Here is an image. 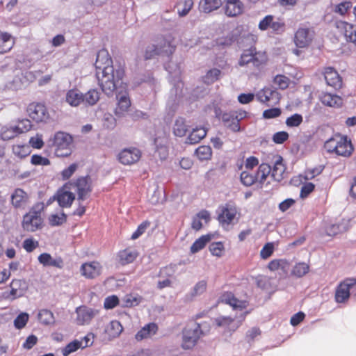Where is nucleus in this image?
<instances>
[{"instance_id":"obj_55","label":"nucleus","mask_w":356,"mask_h":356,"mask_svg":"<svg viewBox=\"0 0 356 356\" xmlns=\"http://www.w3.org/2000/svg\"><path fill=\"white\" fill-rule=\"evenodd\" d=\"M49 220L51 226L60 225L66 221V215L64 213L60 215L53 214L49 217Z\"/></svg>"},{"instance_id":"obj_34","label":"nucleus","mask_w":356,"mask_h":356,"mask_svg":"<svg viewBox=\"0 0 356 356\" xmlns=\"http://www.w3.org/2000/svg\"><path fill=\"white\" fill-rule=\"evenodd\" d=\"M207 135V131L204 128H196L193 130L187 138L186 143L195 144L199 143Z\"/></svg>"},{"instance_id":"obj_6","label":"nucleus","mask_w":356,"mask_h":356,"mask_svg":"<svg viewBox=\"0 0 356 356\" xmlns=\"http://www.w3.org/2000/svg\"><path fill=\"white\" fill-rule=\"evenodd\" d=\"M202 334H204V331L201 330L200 324L193 323L187 325L182 331V348L186 350L192 348Z\"/></svg>"},{"instance_id":"obj_46","label":"nucleus","mask_w":356,"mask_h":356,"mask_svg":"<svg viewBox=\"0 0 356 356\" xmlns=\"http://www.w3.org/2000/svg\"><path fill=\"white\" fill-rule=\"evenodd\" d=\"M83 346V341H79V340H74L73 341L69 343L63 350L62 353L64 356H68L72 353L75 352L79 348Z\"/></svg>"},{"instance_id":"obj_9","label":"nucleus","mask_w":356,"mask_h":356,"mask_svg":"<svg viewBox=\"0 0 356 356\" xmlns=\"http://www.w3.org/2000/svg\"><path fill=\"white\" fill-rule=\"evenodd\" d=\"M257 99L266 103L267 106L276 105L279 103L281 95L276 89L265 88L256 94Z\"/></svg>"},{"instance_id":"obj_36","label":"nucleus","mask_w":356,"mask_h":356,"mask_svg":"<svg viewBox=\"0 0 356 356\" xmlns=\"http://www.w3.org/2000/svg\"><path fill=\"white\" fill-rule=\"evenodd\" d=\"M99 99V92L95 90H90L83 95V103L88 105H95Z\"/></svg>"},{"instance_id":"obj_18","label":"nucleus","mask_w":356,"mask_h":356,"mask_svg":"<svg viewBox=\"0 0 356 356\" xmlns=\"http://www.w3.org/2000/svg\"><path fill=\"white\" fill-rule=\"evenodd\" d=\"M268 268L272 271H278L280 276H286L289 270V263L285 259H273L268 264Z\"/></svg>"},{"instance_id":"obj_22","label":"nucleus","mask_w":356,"mask_h":356,"mask_svg":"<svg viewBox=\"0 0 356 356\" xmlns=\"http://www.w3.org/2000/svg\"><path fill=\"white\" fill-rule=\"evenodd\" d=\"M225 14L229 17H235L242 13L243 4L240 0H224Z\"/></svg>"},{"instance_id":"obj_10","label":"nucleus","mask_w":356,"mask_h":356,"mask_svg":"<svg viewBox=\"0 0 356 356\" xmlns=\"http://www.w3.org/2000/svg\"><path fill=\"white\" fill-rule=\"evenodd\" d=\"M245 118V112L239 113L235 111L232 113H225L222 115V120L227 127L233 131H239L241 130L240 122Z\"/></svg>"},{"instance_id":"obj_15","label":"nucleus","mask_w":356,"mask_h":356,"mask_svg":"<svg viewBox=\"0 0 356 356\" xmlns=\"http://www.w3.org/2000/svg\"><path fill=\"white\" fill-rule=\"evenodd\" d=\"M141 153L136 148L124 149L118 155L120 162L124 165H131L139 161Z\"/></svg>"},{"instance_id":"obj_17","label":"nucleus","mask_w":356,"mask_h":356,"mask_svg":"<svg viewBox=\"0 0 356 356\" xmlns=\"http://www.w3.org/2000/svg\"><path fill=\"white\" fill-rule=\"evenodd\" d=\"M312 40V35L308 28L300 27L295 34L294 42L296 47L305 48L307 47Z\"/></svg>"},{"instance_id":"obj_11","label":"nucleus","mask_w":356,"mask_h":356,"mask_svg":"<svg viewBox=\"0 0 356 356\" xmlns=\"http://www.w3.org/2000/svg\"><path fill=\"white\" fill-rule=\"evenodd\" d=\"M70 184H65L57 191L56 201L60 207H70L75 199V195L70 188Z\"/></svg>"},{"instance_id":"obj_20","label":"nucleus","mask_w":356,"mask_h":356,"mask_svg":"<svg viewBox=\"0 0 356 356\" xmlns=\"http://www.w3.org/2000/svg\"><path fill=\"white\" fill-rule=\"evenodd\" d=\"M118 106L115 109V114L118 118L124 116L131 106V102L127 93H119L117 95Z\"/></svg>"},{"instance_id":"obj_63","label":"nucleus","mask_w":356,"mask_h":356,"mask_svg":"<svg viewBox=\"0 0 356 356\" xmlns=\"http://www.w3.org/2000/svg\"><path fill=\"white\" fill-rule=\"evenodd\" d=\"M289 138V134L286 131H278L273 136V140L276 144H282Z\"/></svg>"},{"instance_id":"obj_27","label":"nucleus","mask_w":356,"mask_h":356,"mask_svg":"<svg viewBox=\"0 0 356 356\" xmlns=\"http://www.w3.org/2000/svg\"><path fill=\"white\" fill-rule=\"evenodd\" d=\"M38 261L40 264L46 266H54L61 268L63 267V260L58 257L54 259L48 253H42L38 257Z\"/></svg>"},{"instance_id":"obj_53","label":"nucleus","mask_w":356,"mask_h":356,"mask_svg":"<svg viewBox=\"0 0 356 356\" xmlns=\"http://www.w3.org/2000/svg\"><path fill=\"white\" fill-rule=\"evenodd\" d=\"M273 83L279 88L284 90L288 87L289 79L284 75H277L273 79Z\"/></svg>"},{"instance_id":"obj_1","label":"nucleus","mask_w":356,"mask_h":356,"mask_svg":"<svg viewBox=\"0 0 356 356\" xmlns=\"http://www.w3.org/2000/svg\"><path fill=\"white\" fill-rule=\"evenodd\" d=\"M95 65L96 76L102 91L108 96L112 95L123 77L124 70L120 67L114 68L112 58L104 49L98 51Z\"/></svg>"},{"instance_id":"obj_21","label":"nucleus","mask_w":356,"mask_h":356,"mask_svg":"<svg viewBox=\"0 0 356 356\" xmlns=\"http://www.w3.org/2000/svg\"><path fill=\"white\" fill-rule=\"evenodd\" d=\"M324 77L327 85L334 88L341 86V80L338 72L331 67H326L324 71Z\"/></svg>"},{"instance_id":"obj_32","label":"nucleus","mask_w":356,"mask_h":356,"mask_svg":"<svg viewBox=\"0 0 356 356\" xmlns=\"http://www.w3.org/2000/svg\"><path fill=\"white\" fill-rule=\"evenodd\" d=\"M221 5V0H202L200 8L203 12L208 13L218 9Z\"/></svg>"},{"instance_id":"obj_47","label":"nucleus","mask_w":356,"mask_h":356,"mask_svg":"<svg viewBox=\"0 0 356 356\" xmlns=\"http://www.w3.org/2000/svg\"><path fill=\"white\" fill-rule=\"evenodd\" d=\"M303 122V117L299 113H295L288 117L286 120V124L288 127H298Z\"/></svg>"},{"instance_id":"obj_23","label":"nucleus","mask_w":356,"mask_h":356,"mask_svg":"<svg viewBox=\"0 0 356 356\" xmlns=\"http://www.w3.org/2000/svg\"><path fill=\"white\" fill-rule=\"evenodd\" d=\"M236 214L235 207L227 206L222 207L218 214L219 222L223 226L229 225L234 220Z\"/></svg>"},{"instance_id":"obj_14","label":"nucleus","mask_w":356,"mask_h":356,"mask_svg":"<svg viewBox=\"0 0 356 356\" xmlns=\"http://www.w3.org/2000/svg\"><path fill=\"white\" fill-rule=\"evenodd\" d=\"M27 111L30 118L36 122H46L49 118L47 108L41 104H31Z\"/></svg>"},{"instance_id":"obj_37","label":"nucleus","mask_w":356,"mask_h":356,"mask_svg":"<svg viewBox=\"0 0 356 356\" xmlns=\"http://www.w3.org/2000/svg\"><path fill=\"white\" fill-rule=\"evenodd\" d=\"M309 270V266L305 262L297 263L291 270V274L297 277H302Z\"/></svg>"},{"instance_id":"obj_19","label":"nucleus","mask_w":356,"mask_h":356,"mask_svg":"<svg viewBox=\"0 0 356 356\" xmlns=\"http://www.w3.org/2000/svg\"><path fill=\"white\" fill-rule=\"evenodd\" d=\"M335 154L339 156L348 157L351 155L353 147L350 140H348L346 136L339 135V140Z\"/></svg>"},{"instance_id":"obj_60","label":"nucleus","mask_w":356,"mask_h":356,"mask_svg":"<svg viewBox=\"0 0 356 356\" xmlns=\"http://www.w3.org/2000/svg\"><path fill=\"white\" fill-rule=\"evenodd\" d=\"M351 7L352 3L350 1H343L335 6L334 12L343 15Z\"/></svg>"},{"instance_id":"obj_29","label":"nucleus","mask_w":356,"mask_h":356,"mask_svg":"<svg viewBox=\"0 0 356 356\" xmlns=\"http://www.w3.org/2000/svg\"><path fill=\"white\" fill-rule=\"evenodd\" d=\"M14 44V40L10 34L8 33H0V54L10 51Z\"/></svg>"},{"instance_id":"obj_25","label":"nucleus","mask_w":356,"mask_h":356,"mask_svg":"<svg viewBox=\"0 0 356 356\" xmlns=\"http://www.w3.org/2000/svg\"><path fill=\"white\" fill-rule=\"evenodd\" d=\"M323 104L330 107H339L342 105V99L331 93H322L320 96Z\"/></svg>"},{"instance_id":"obj_45","label":"nucleus","mask_w":356,"mask_h":356,"mask_svg":"<svg viewBox=\"0 0 356 356\" xmlns=\"http://www.w3.org/2000/svg\"><path fill=\"white\" fill-rule=\"evenodd\" d=\"M195 154L200 160H208L211 157V148L209 145L200 146L196 149Z\"/></svg>"},{"instance_id":"obj_13","label":"nucleus","mask_w":356,"mask_h":356,"mask_svg":"<svg viewBox=\"0 0 356 356\" xmlns=\"http://www.w3.org/2000/svg\"><path fill=\"white\" fill-rule=\"evenodd\" d=\"M102 266L98 261L86 262L80 268V273L86 279H95L102 273Z\"/></svg>"},{"instance_id":"obj_24","label":"nucleus","mask_w":356,"mask_h":356,"mask_svg":"<svg viewBox=\"0 0 356 356\" xmlns=\"http://www.w3.org/2000/svg\"><path fill=\"white\" fill-rule=\"evenodd\" d=\"M220 301L225 304L229 305L234 311H243V309L245 307L244 302L241 300L236 299L231 293H227L223 294L220 297Z\"/></svg>"},{"instance_id":"obj_26","label":"nucleus","mask_w":356,"mask_h":356,"mask_svg":"<svg viewBox=\"0 0 356 356\" xmlns=\"http://www.w3.org/2000/svg\"><path fill=\"white\" fill-rule=\"evenodd\" d=\"M336 28L343 33L347 41L351 40L353 33L355 31L356 26L349 24L344 21H337L335 22Z\"/></svg>"},{"instance_id":"obj_54","label":"nucleus","mask_w":356,"mask_h":356,"mask_svg":"<svg viewBox=\"0 0 356 356\" xmlns=\"http://www.w3.org/2000/svg\"><path fill=\"white\" fill-rule=\"evenodd\" d=\"M339 140V136L331 138L327 140L324 145L325 149L330 153H335L337 149V144Z\"/></svg>"},{"instance_id":"obj_2","label":"nucleus","mask_w":356,"mask_h":356,"mask_svg":"<svg viewBox=\"0 0 356 356\" xmlns=\"http://www.w3.org/2000/svg\"><path fill=\"white\" fill-rule=\"evenodd\" d=\"M284 171L283 159L277 156L273 168L268 164L262 163L254 174L249 175L246 172V186L256 184L257 187H260L269 175L275 181H280L283 179Z\"/></svg>"},{"instance_id":"obj_5","label":"nucleus","mask_w":356,"mask_h":356,"mask_svg":"<svg viewBox=\"0 0 356 356\" xmlns=\"http://www.w3.org/2000/svg\"><path fill=\"white\" fill-rule=\"evenodd\" d=\"M175 51V47L167 40H162L159 44H148L144 51V59H155L159 56H170Z\"/></svg>"},{"instance_id":"obj_51","label":"nucleus","mask_w":356,"mask_h":356,"mask_svg":"<svg viewBox=\"0 0 356 356\" xmlns=\"http://www.w3.org/2000/svg\"><path fill=\"white\" fill-rule=\"evenodd\" d=\"M234 318H236V316L232 317L231 316H220L218 318H216L213 320V323H216L217 327H226L234 321Z\"/></svg>"},{"instance_id":"obj_57","label":"nucleus","mask_w":356,"mask_h":356,"mask_svg":"<svg viewBox=\"0 0 356 356\" xmlns=\"http://www.w3.org/2000/svg\"><path fill=\"white\" fill-rule=\"evenodd\" d=\"M211 254L216 257H220L224 251V246L221 242L212 243L209 245Z\"/></svg>"},{"instance_id":"obj_30","label":"nucleus","mask_w":356,"mask_h":356,"mask_svg":"<svg viewBox=\"0 0 356 356\" xmlns=\"http://www.w3.org/2000/svg\"><path fill=\"white\" fill-rule=\"evenodd\" d=\"M27 199L28 195L21 188L15 189L11 195L12 204L15 207H21L23 203L26 202Z\"/></svg>"},{"instance_id":"obj_7","label":"nucleus","mask_w":356,"mask_h":356,"mask_svg":"<svg viewBox=\"0 0 356 356\" xmlns=\"http://www.w3.org/2000/svg\"><path fill=\"white\" fill-rule=\"evenodd\" d=\"M356 296V279L346 278L336 289L335 300L337 303H345L350 297Z\"/></svg>"},{"instance_id":"obj_31","label":"nucleus","mask_w":356,"mask_h":356,"mask_svg":"<svg viewBox=\"0 0 356 356\" xmlns=\"http://www.w3.org/2000/svg\"><path fill=\"white\" fill-rule=\"evenodd\" d=\"M137 257V253L131 250L126 249L118 254L119 262L122 265H126L133 262Z\"/></svg>"},{"instance_id":"obj_38","label":"nucleus","mask_w":356,"mask_h":356,"mask_svg":"<svg viewBox=\"0 0 356 356\" xmlns=\"http://www.w3.org/2000/svg\"><path fill=\"white\" fill-rule=\"evenodd\" d=\"M207 289V282L202 280L198 282L193 287L191 292L187 295L188 300H191L195 297L202 295Z\"/></svg>"},{"instance_id":"obj_33","label":"nucleus","mask_w":356,"mask_h":356,"mask_svg":"<svg viewBox=\"0 0 356 356\" xmlns=\"http://www.w3.org/2000/svg\"><path fill=\"white\" fill-rule=\"evenodd\" d=\"M156 330L157 326L155 323H149L138 332L136 334V339L137 340H142L150 337L152 334H154Z\"/></svg>"},{"instance_id":"obj_49","label":"nucleus","mask_w":356,"mask_h":356,"mask_svg":"<svg viewBox=\"0 0 356 356\" xmlns=\"http://www.w3.org/2000/svg\"><path fill=\"white\" fill-rule=\"evenodd\" d=\"M141 300L140 297L127 295L122 299V306L131 307L138 305Z\"/></svg>"},{"instance_id":"obj_4","label":"nucleus","mask_w":356,"mask_h":356,"mask_svg":"<svg viewBox=\"0 0 356 356\" xmlns=\"http://www.w3.org/2000/svg\"><path fill=\"white\" fill-rule=\"evenodd\" d=\"M43 208V204H38L24 216L22 227L24 230L33 232L42 227L40 212Z\"/></svg>"},{"instance_id":"obj_40","label":"nucleus","mask_w":356,"mask_h":356,"mask_svg":"<svg viewBox=\"0 0 356 356\" xmlns=\"http://www.w3.org/2000/svg\"><path fill=\"white\" fill-rule=\"evenodd\" d=\"M19 134L17 127H3L1 129V137L3 140H8L14 138L15 136Z\"/></svg>"},{"instance_id":"obj_3","label":"nucleus","mask_w":356,"mask_h":356,"mask_svg":"<svg viewBox=\"0 0 356 356\" xmlns=\"http://www.w3.org/2000/svg\"><path fill=\"white\" fill-rule=\"evenodd\" d=\"M72 137L63 131L56 133L49 145L55 147V154L58 157L67 156L72 153Z\"/></svg>"},{"instance_id":"obj_61","label":"nucleus","mask_w":356,"mask_h":356,"mask_svg":"<svg viewBox=\"0 0 356 356\" xmlns=\"http://www.w3.org/2000/svg\"><path fill=\"white\" fill-rule=\"evenodd\" d=\"M29 144L33 148L41 149L44 146L42 134H37L35 136L31 137L29 140Z\"/></svg>"},{"instance_id":"obj_62","label":"nucleus","mask_w":356,"mask_h":356,"mask_svg":"<svg viewBox=\"0 0 356 356\" xmlns=\"http://www.w3.org/2000/svg\"><path fill=\"white\" fill-rule=\"evenodd\" d=\"M31 162L35 165H48L50 164L48 159L38 154H34L31 156Z\"/></svg>"},{"instance_id":"obj_52","label":"nucleus","mask_w":356,"mask_h":356,"mask_svg":"<svg viewBox=\"0 0 356 356\" xmlns=\"http://www.w3.org/2000/svg\"><path fill=\"white\" fill-rule=\"evenodd\" d=\"M257 286L262 289H267L270 283L269 278L265 275H259L252 277Z\"/></svg>"},{"instance_id":"obj_39","label":"nucleus","mask_w":356,"mask_h":356,"mask_svg":"<svg viewBox=\"0 0 356 356\" xmlns=\"http://www.w3.org/2000/svg\"><path fill=\"white\" fill-rule=\"evenodd\" d=\"M122 330L123 327L119 321H113L108 326L106 332L111 337L115 338L120 334Z\"/></svg>"},{"instance_id":"obj_56","label":"nucleus","mask_w":356,"mask_h":356,"mask_svg":"<svg viewBox=\"0 0 356 356\" xmlns=\"http://www.w3.org/2000/svg\"><path fill=\"white\" fill-rule=\"evenodd\" d=\"M29 320V314L27 313H22L17 316L14 321V325L17 329L23 328Z\"/></svg>"},{"instance_id":"obj_48","label":"nucleus","mask_w":356,"mask_h":356,"mask_svg":"<svg viewBox=\"0 0 356 356\" xmlns=\"http://www.w3.org/2000/svg\"><path fill=\"white\" fill-rule=\"evenodd\" d=\"M13 151L19 158H24L31 152L30 147L28 145H15L13 146Z\"/></svg>"},{"instance_id":"obj_44","label":"nucleus","mask_w":356,"mask_h":356,"mask_svg":"<svg viewBox=\"0 0 356 356\" xmlns=\"http://www.w3.org/2000/svg\"><path fill=\"white\" fill-rule=\"evenodd\" d=\"M193 6V0H185L183 2H180L176 6L177 13L180 17L186 16Z\"/></svg>"},{"instance_id":"obj_35","label":"nucleus","mask_w":356,"mask_h":356,"mask_svg":"<svg viewBox=\"0 0 356 356\" xmlns=\"http://www.w3.org/2000/svg\"><path fill=\"white\" fill-rule=\"evenodd\" d=\"M188 127V126L186 124V120L182 118H179L174 124L173 132L175 136L183 137L186 135Z\"/></svg>"},{"instance_id":"obj_41","label":"nucleus","mask_w":356,"mask_h":356,"mask_svg":"<svg viewBox=\"0 0 356 356\" xmlns=\"http://www.w3.org/2000/svg\"><path fill=\"white\" fill-rule=\"evenodd\" d=\"M221 74L220 70L213 68L209 70L202 77L203 82L207 85L211 84L217 81Z\"/></svg>"},{"instance_id":"obj_42","label":"nucleus","mask_w":356,"mask_h":356,"mask_svg":"<svg viewBox=\"0 0 356 356\" xmlns=\"http://www.w3.org/2000/svg\"><path fill=\"white\" fill-rule=\"evenodd\" d=\"M39 321L44 325H51L55 322L53 313L48 309H42L38 314Z\"/></svg>"},{"instance_id":"obj_58","label":"nucleus","mask_w":356,"mask_h":356,"mask_svg":"<svg viewBox=\"0 0 356 356\" xmlns=\"http://www.w3.org/2000/svg\"><path fill=\"white\" fill-rule=\"evenodd\" d=\"M282 113L280 108H271L263 112V118L265 119H273L279 117Z\"/></svg>"},{"instance_id":"obj_50","label":"nucleus","mask_w":356,"mask_h":356,"mask_svg":"<svg viewBox=\"0 0 356 356\" xmlns=\"http://www.w3.org/2000/svg\"><path fill=\"white\" fill-rule=\"evenodd\" d=\"M275 250L274 243L269 242L266 243L260 251V257L262 259H268L273 254Z\"/></svg>"},{"instance_id":"obj_8","label":"nucleus","mask_w":356,"mask_h":356,"mask_svg":"<svg viewBox=\"0 0 356 356\" xmlns=\"http://www.w3.org/2000/svg\"><path fill=\"white\" fill-rule=\"evenodd\" d=\"M67 184L71 185L70 188L72 191L77 192L79 200H86L92 191L91 179L88 176L79 178L76 182Z\"/></svg>"},{"instance_id":"obj_28","label":"nucleus","mask_w":356,"mask_h":356,"mask_svg":"<svg viewBox=\"0 0 356 356\" xmlns=\"http://www.w3.org/2000/svg\"><path fill=\"white\" fill-rule=\"evenodd\" d=\"M66 102L72 106L83 103V95L77 90H70L66 94Z\"/></svg>"},{"instance_id":"obj_59","label":"nucleus","mask_w":356,"mask_h":356,"mask_svg":"<svg viewBox=\"0 0 356 356\" xmlns=\"http://www.w3.org/2000/svg\"><path fill=\"white\" fill-rule=\"evenodd\" d=\"M16 127L20 134L29 131L32 127V124L29 120L22 119L19 121V124Z\"/></svg>"},{"instance_id":"obj_16","label":"nucleus","mask_w":356,"mask_h":356,"mask_svg":"<svg viewBox=\"0 0 356 356\" xmlns=\"http://www.w3.org/2000/svg\"><path fill=\"white\" fill-rule=\"evenodd\" d=\"M77 317L76 318V323L83 325L88 323L98 313L97 310L81 306L76 309Z\"/></svg>"},{"instance_id":"obj_12","label":"nucleus","mask_w":356,"mask_h":356,"mask_svg":"<svg viewBox=\"0 0 356 356\" xmlns=\"http://www.w3.org/2000/svg\"><path fill=\"white\" fill-rule=\"evenodd\" d=\"M266 55L264 52H257L255 48L252 47L246 49V67L254 66L259 68L266 62Z\"/></svg>"},{"instance_id":"obj_43","label":"nucleus","mask_w":356,"mask_h":356,"mask_svg":"<svg viewBox=\"0 0 356 356\" xmlns=\"http://www.w3.org/2000/svg\"><path fill=\"white\" fill-rule=\"evenodd\" d=\"M210 240L211 236L209 235L201 236L191 245V252L193 254L197 252L202 250Z\"/></svg>"},{"instance_id":"obj_64","label":"nucleus","mask_w":356,"mask_h":356,"mask_svg":"<svg viewBox=\"0 0 356 356\" xmlns=\"http://www.w3.org/2000/svg\"><path fill=\"white\" fill-rule=\"evenodd\" d=\"M346 230V227L343 225L334 224L330 227H327V233L330 236L336 235L339 232H342Z\"/></svg>"}]
</instances>
